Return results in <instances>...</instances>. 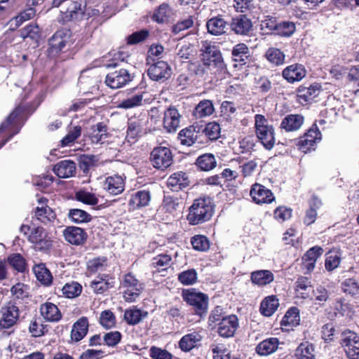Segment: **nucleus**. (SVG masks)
<instances>
[{
    "label": "nucleus",
    "instance_id": "obj_27",
    "mask_svg": "<svg viewBox=\"0 0 359 359\" xmlns=\"http://www.w3.org/2000/svg\"><path fill=\"white\" fill-rule=\"evenodd\" d=\"M108 128L103 122H99L90 128L88 137L93 144H102L108 137Z\"/></svg>",
    "mask_w": 359,
    "mask_h": 359
},
{
    "label": "nucleus",
    "instance_id": "obj_46",
    "mask_svg": "<svg viewBox=\"0 0 359 359\" xmlns=\"http://www.w3.org/2000/svg\"><path fill=\"white\" fill-rule=\"evenodd\" d=\"M342 292L352 297L359 296V282L355 278H346L341 283Z\"/></svg>",
    "mask_w": 359,
    "mask_h": 359
},
{
    "label": "nucleus",
    "instance_id": "obj_1",
    "mask_svg": "<svg viewBox=\"0 0 359 359\" xmlns=\"http://www.w3.org/2000/svg\"><path fill=\"white\" fill-rule=\"evenodd\" d=\"M35 109L36 107L32 103L21 102L7 116L0 126V149L19 133L24 116L32 114Z\"/></svg>",
    "mask_w": 359,
    "mask_h": 359
},
{
    "label": "nucleus",
    "instance_id": "obj_44",
    "mask_svg": "<svg viewBox=\"0 0 359 359\" xmlns=\"http://www.w3.org/2000/svg\"><path fill=\"white\" fill-rule=\"evenodd\" d=\"M296 356L297 359H316L315 346L308 341L300 344L296 350Z\"/></svg>",
    "mask_w": 359,
    "mask_h": 359
},
{
    "label": "nucleus",
    "instance_id": "obj_59",
    "mask_svg": "<svg viewBox=\"0 0 359 359\" xmlns=\"http://www.w3.org/2000/svg\"><path fill=\"white\" fill-rule=\"evenodd\" d=\"M75 198L78 201L90 205H97L99 201L95 194L84 190L77 191L75 194Z\"/></svg>",
    "mask_w": 359,
    "mask_h": 359
},
{
    "label": "nucleus",
    "instance_id": "obj_34",
    "mask_svg": "<svg viewBox=\"0 0 359 359\" xmlns=\"http://www.w3.org/2000/svg\"><path fill=\"white\" fill-rule=\"evenodd\" d=\"M274 279L273 273L269 270H259L251 273L252 283L263 286L271 283Z\"/></svg>",
    "mask_w": 359,
    "mask_h": 359
},
{
    "label": "nucleus",
    "instance_id": "obj_17",
    "mask_svg": "<svg viewBox=\"0 0 359 359\" xmlns=\"http://www.w3.org/2000/svg\"><path fill=\"white\" fill-rule=\"evenodd\" d=\"M89 329L88 319L86 316L79 318L74 324L70 333V339L72 342L81 341L88 334Z\"/></svg>",
    "mask_w": 359,
    "mask_h": 359
},
{
    "label": "nucleus",
    "instance_id": "obj_40",
    "mask_svg": "<svg viewBox=\"0 0 359 359\" xmlns=\"http://www.w3.org/2000/svg\"><path fill=\"white\" fill-rule=\"evenodd\" d=\"M147 315V312H142L140 309L133 306L130 309H126L124 312V320L130 325L138 324L142 318Z\"/></svg>",
    "mask_w": 359,
    "mask_h": 359
},
{
    "label": "nucleus",
    "instance_id": "obj_49",
    "mask_svg": "<svg viewBox=\"0 0 359 359\" xmlns=\"http://www.w3.org/2000/svg\"><path fill=\"white\" fill-rule=\"evenodd\" d=\"M62 294L67 298H75L79 297L82 292V286L77 282L72 281L66 283L62 289Z\"/></svg>",
    "mask_w": 359,
    "mask_h": 359
},
{
    "label": "nucleus",
    "instance_id": "obj_29",
    "mask_svg": "<svg viewBox=\"0 0 359 359\" xmlns=\"http://www.w3.org/2000/svg\"><path fill=\"white\" fill-rule=\"evenodd\" d=\"M299 311L297 307L290 308L283 318L280 325L283 330H290L299 324Z\"/></svg>",
    "mask_w": 359,
    "mask_h": 359
},
{
    "label": "nucleus",
    "instance_id": "obj_45",
    "mask_svg": "<svg viewBox=\"0 0 359 359\" xmlns=\"http://www.w3.org/2000/svg\"><path fill=\"white\" fill-rule=\"evenodd\" d=\"M200 338V335L196 332L186 334L180 339L179 346L183 351H189L196 346Z\"/></svg>",
    "mask_w": 359,
    "mask_h": 359
},
{
    "label": "nucleus",
    "instance_id": "obj_47",
    "mask_svg": "<svg viewBox=\"0 0 359 359\" xmlns=\"http://www.w3.org/2000/svg\"><path fill=\"white\" fill-rule=\"evenodd\" d=\"M68 217L72 222L76 224L88 223L93 219V217L89 213L79 208L70 209Z\"/></svg>",
    "mask_w": 359,
    "mask_h": 359
},
{
    "label": "nucleus",
    "instance_id": "obj_23",
    "mask_svg": "<svg viewBox=\"0 0 359 359\" xmlns=\"http://www.w3.org/2000/svg\"><path fill=\"white\" fill-rule=\"evenodd\" d=\"M282 75L289 83H294L301 81L306 76V70L302 65L293 64L285 68Z\"/></svg>",
    "mask_w": 359,
    "mask_h": 359
},
{
    "label": "nucleus",
    "instance_id": "obj_5",
    "mask_svg": "<svg viewBox=\"0 0 359 359\" xmlns=\"http://www.w3.org/2000/svg\"><path fill=\"white\" fill-rule=\"evenodd\" d=\"M201 57L203 65L209 69H213L222 65V53L217 46L208 41L201 43Z\"/></svg>",
    "mask_w": 359,
    "mask_h": 359
},
{
    "label": "nucleus",
    "instance_id": "obj_53",
    "mask_svg": "<svg viewBox=\"0 0 359 359\" xmlns=\"http://www.w3.org/2000/svg\"><path fill=\"white\" fill-rule=\"evenodd\" d=\"M149 31L146 29L134 32L127 36L126 43L128 45H136L141 42H144L149 38Z\"/></svg>",
    "mask_w": 359,
    "mask_h": 359
},
{
    "label": "nucleus",
    "instance_id": "obj_37",
    "mask_svg": "<svg viewBox=\"0 0 359 359\" xmlns=\"http://www.w3.org/2000/svg\"><path fill=\"white\" fill-rule=\"evenodd\" d=\"M279 306L278 298L275 295L266 297L261 303L260 311L265 316H271Z\"/></svg>",
    "mask_w": 359,
    "mask_h": 359
},
{
    "label": "nucleus",
    "instance_id": "obj_22",
    "mask_svg": "<svg viewBox=\"0 0 359 359\" xmlns=\"http://www.w3.org/2000/svg\"><path fill=\"white\" fill-rule=\"evenodd\" d=\"M76 163L72 160H62L53 167V172L60 178H68L76 174Z\"/></svg>",
    "mask_w": 359,
    "mask_h": 359
},
{
    "label": "nucleus",
    "instance_id": "obj_28",
    "mask_svg": "<svg viewBox=\"0 0 359 359\" xmlns=\"http://www.w3.org/2000/svg\"><path fill=\"white\" fill-rule=\"evenodd\" d=\"M280 344L279 340L276 337H270L259 343L255 351L259 355L266 356L274 353Z\"/></svg>",
    "mask_w": 359,
    "mask_h": 359
},
{
    "label": "nucleus",
    "instance_id": "obj_35",
    "mask_svg": "<svg viewBox=\"0 0 359 359\" xmlns=\"http://www.w3.org/2000/svg\"><path fill=\"white\" fill-rule=\"evenodd\" d=\"M177 203L170 197L165 198L161 205V213H164V215L161 216V220L168 223L174 218V213L176 210Z\"/></svg>",
    "mask_w": 359,
    "mask_h": 359
},
{
    "label": "nucleus",
    "instance_id": "obj_63",
    "mask_svg": "<svg viewBox=\"0 0 359 359\" xmlns=\"http://www.w3.org/2000/svg\"><path fill=\"white\" fill-rule=\"evenodd\" d=\"M45 327L36 317L32 318L29 325V332L33 337H39L45 334Z\"/></svg>",
    "mask_w": 359,
    "mask_h": 359
},
{
    "label": "nucleus",
    "instance_id": "obj_41",
    "mask_svg": "<svg viewBox=\"0 0 359 359\" xmlns=\"http://www.w3.org/2000/svg\"><path fill=\"white\" fill-rule=\"evenodd\" d=\"M173 163L171 150L165 147H158V170H164Z\"/></svg>",
    "mask_w": 359,
    "mask_h": 359
},
{
    "label": "nucleus",
    "instance_id": "obj_57",
    "mask_svg": "<svg viewBox=\"0 0 359 359\" xmlns=\"http://www.w3.org/2000/svg\"><path fill=\"white\" fill-rule=\"evenodd\" d=\"M266 59L276 65H282L285 60V54L278 48H269L265 55Z\"/></svg>",
    "mask_w": 359,
    "mask_h": 359
},
{
    "label": "nucleus",
    "instance_id": "obj_55",
    "mask_svg": "<svg viewBox=\"0 0 359 359\" xmlns=\"http://www.w3.org/2000/svg\"><path fill=\"white\" fill-rule=\"evenodd\" d=\"M193 248L197 251H207L210 248V242L208 238L203 235H196L191 239Z\"/></svg>",
    "mask_w": 359,
    "mask_h": 359
},
{
    "label": "nucleus",
    "instance_id": "obj_20",
    "mask_svg": "<svg viewBox=\"0 0 359 359\" xmlns=\"http://www.w3.org/2000/svg\"><path fill=\"white\" fill-rule=\"evenodd\" d=\"M39 310L41 316L47 322L57 323L62 318L57 306L52 302H46L41 304Z\"/></svg>",
    "mask_w": 359,
    "mask_h": 359
},
{
    "label": "nucleus",
    "instance_id": "obj_38",
    "mask_svg": "<svg viewBox=\"0 0 359 359\" xmlns=\"http://www.w3.org/2000/svg\"><path fill=\"white\" fill-rule=\"evenodd\" d=\"M150 201V194L148 191H138L133 194L129 201V205L133 208L146 206Z\"/></svg>",
    "mask_w": 359,
    "mask_h": 359
},
{
    "label": "nucleus",
    "instance_id": "obj_33",
    "mask_svg": "<svg viewBox=\"0 0 359 359\" xmlns=\"http://www.w3.org/2000/svg\"><path fill=\"white\" fill-rule=\"evenodd\" d=\"M214 111L212 101L203 100L195 107L193 115L196 118H201L212 115Z\"/></svg>",
    "mask_w": 359,
    "mask_h": 359
},
{
    "label": "nucleus",
    "instance_id": "obj_9",
    "mask_svg": "<svg viewBox=\"0 0 359 359\" xmlns=\"http://www.w3.org/2000/svg\"><path fill=\"white\" fill-rule=\"evenodd\" d=\"M0 330L9 329L19 320L20 309L15 303L9 301L0 309Z\"/></svg>",
    "mask_w": 359,
    "mask_h": 359
},
{
    "label": "nucleus",
    "instance_id": "obj_54",
    "mask_svg": "<svg viewBox=\"0 0 359 359\" xmlns=\"http://www.w3.org/2000/svg\"><path fill=\"white\" fill-rule=\"evenodd\" d=\"M142 94H137L123 100L118 104L117 107L124 109L134 108L140 106L142 104Z\"/></svg>",
    "mask_w": 359,
    "mask_h": 359
},
{
    "label": "nucleus",
    "instance_id": "obj_51",
    "mask_svg": "<svg viewBox=\"0 0 359 359\" xmlns=\"http://www.w3.org/2000/svg\"><path fill=\"white\" fill-rule=\"evenodd\" d=\"M20 36L24 39L29 38L37 42L40 38V28L37 25L30 23L20 31Z\"/></svg>",
    "mask_w": 359,
    "mask_h": 359
},
{
    "label": "nucleus",
    "instance_id": "obj_14",
    "mask_svg": "<svg viewBox=\"0 0 359 359\" xmlns=\"http://www.w3.org/2000/svg\"><path fill=\"white\" fill-rule=\"evenodd\" d=\"M126 180L124 175L114 174L105 178L102 187L109 194L116 196L125 190Z\"/></svg>",
    "mask_w": 359,
    "mask_h": 359
},
{
    "label": "nucleus",
    "instance_id": "obj_32",
    "mask_svg": "<svg viewBox=\"0 0 359 359\" xmlns=\"http://www.w3.org/2000/svg\"><path fill=\"white\" fill-rule=\"evenodd\" d=\"M33 271L36 279L43 285L49 286L53 283V276L44 263L36 264Z\"/></svg>",
    "mask_w": 359,
    "mask_h": 359
},
{
    "label": "nucleus",
    "instance_id": "obj_3",
    "mask_svg": "<svg viewBox=\"0 0 359 359\" xmlns=\"http://www.w3.org/2000/svg\"><path fill=\"white\" fill-rule=\"evenodd\" d=\"M70 29L62 28L56 31L48 41L46 55L50 59H57L70 41Z\"/></svg>",
    "mask_w": 359,
    "mask_h": 359
},
{
    "label": "nucleus",
    "instance_id": "obj_18",
    "mask_svg": "<svg viewBox=\"0 0 359 359\" xmlns=\"http://www.w3.org/2000/svg\"><path fill=\"white\" fill-rule=\"evenodd\" d=\"M33 212V220H36L44 225L53 224L57 217L55 212L48 205L37 206Z\"/></svg>",
    "mask_w": 359,
    "mask_h": 359
},
{
    "label": "nucleus",
    "instance_id": "obj_58",
    "mask_svg": "<svg viewBox=\"0 0 359 359\" xmlns=\"http://www.w3.org/2000/svg\"><path fill=\"white\" fill-rule=\"evenodd\" d=\"M178 280L184 285H194L197 281V273L195 269H188L178 274Z\"/></svg>",
    "mask_w": 359,
    "mask_h": 359
},
{
    "label": "nucleus",
    "instance_id": "obj_2",
    "mask_svg": "<svg viewBox=\"0 0 359 359\" xmlns=\"http://www.w3.org/2000/svg\"><path fill=\"white\" fill-rule=\"evenodd\" d=\"M213 206L210 198H199L194 200L189 208L187 219L191 225L204 223L212 217Z\"/></svg>",
    "mask_w": 359,
    "mask_h": 359
},
{
    "label": "nucleus",
    "instance_id": "obj_50",
    "mask_svg": "<svg viewBox=\"0 0 359 359\" xmlns=\"http://www.w3.org/2000/svg\"><path fill=\"white\" fill-rule=\"evenodd\" d=\"M90 287L95 294H104L109 288L114 287V282H109L108 279L100 278L90 283Z\"/></svg>",
    "mask_w": 359,
    "mask_h": 359
},
{
    "label": "nucleus",
    "instance_id": "obj_10",
    "mask_svg": "<svg viewBox=\"0 0 359 359\" xmlns=\"http://www.w3.org/2000/svg\"><path fill=\"white\" fill-rule=\"evenodd\" d=\"M340 344L348 358H359V336L356 333L350 330L342 332Z\"/></svg>",
    "mask_w": 359,
    "mask_h": 359
},
{
    "label": "nucleus",
    "instance_id": "obj_21",
    "mask_svg": "<svg viewBox=\"0 0 359 359\" xmlns=\"http://www.w3.org/2000/svg\"><path fill=\"white\" fill-rule=\"evenodd\" d=\"M200 130L199 123H195L180 130L178 134L180 143L188 147L193 145L201 133Z\"/></svg>",
    "mask_w": 359,
    "mask_h": 359
},
{
    "label": "nucleus",
    "instance_id": "obj_16",
    "mask_svg": "<svg viewBox=\"0 0 359 359\" xmlns=\"http://www.w3.org/2000/svg\"><path fill=\"white\" fill-rule=\"evenodd\" d=\"M65 240L74 245H83L87 240L88 235L85 230L78 226H67L63 231Z\"/></svg>",
    "mask_w": 359,
    "mask_h": 359
},
{
    "label": "nucleus",
    "instance_id": "obj_4",
    "mask_svg": "<svg viewBox=\"0 0 359 359\" xmlns=\"http://www.w3.org/2000/svg\"><path fill=\"white\" fill-rule=\"evenodd\" d=\"M256 135L265 149L271 150L275 144V130L267 119L262 114L255 117Z\"/></svg>",
    "mask_w": 359,
    "mask_h": 359
},
{
    "label": "nucleus",
    "instance_id": "obj_39",
    "mask_svg": "<svg viewBox=\"0 0 359 359\" xmlns=\"http://www.w3.org/2000/svg\"><path fill=\"white\" fill-rule=\"evenodd\" d=\"M196 164L200 170L210 171L217 166V161L213 154L207 153L199 156Z\"/></svg>",
    "mask_w": 359,
    "mask_h": 359
},
{
    "label": "nucleus",
    "instance_id": "obj_48",
    "mask_svg": "<svg viewBox=\"0 0 359 359\" xmlns=\"http://www.w3.org/2000/svg\"><path fill=\"white\" fill-rule=\"evenodd\" d=\"M8 263L17 271L25 272L27 269L25 259L20 253H13L8 257Z\"/></svg>",
    "mask_w": 359,
    "mask_h": 359
},
{
    "label": "nucleus",
    "instance_id": "obj_7",
    "mask_svg": "<svg viewBox=\"0 0 359 359\" xmlns=\"http://www.w3.org/2000/svg\"><path fill=\"white\" fill-rule=\"evenodd\" d=\"M121 287L123 298L128 302H135L143 290L142 284L130 272L123 276Z\"/></svg>",
    "mask_w": 359,
    "mask_h": 359
},
{
    "label": "nucleus",
    "instance_id": "obj_31",
    "mask_svg": "<svg viewBox=\"0 0 359 359\" xmlns=\"http://www.w3.org/2000/svg\"><path fill=\"white\" fill-rule=\"evenodd\" d=\"M321 91V86L315 83L309 87L299 86L297 90L298 97L305 102H310L316 97Z\"/></svg>",
    "mask_w": 359,
    "mask_h": 359
},
{
    "label": "nucleus",
    "instance_id": "obj_15",
    "mask_svg": "<svg viewBox=\"0 0 359 359\" xmlns=\"http://www.w3.org/2000/svg\"><path fill=\"white\" fill-rule=\"evenodd\" d=\"M250 194L257 204L269 203L275 199L271 191L259 184L252 186Z\"/></svg>",
    "mask_w": 359,
    "mask_h": 359
},
{
    "label": "nucleus",
    "instance_id": "obj_43",
    "mask_svg": "<svg viewBox=\"0 0 359 359\" xmlns=\"http://www.w3.org/2000/svg\"><path fill=\"white\" fill-rule=\"evenodd\" d=\"M200 133H204L205 136L210 140H215L220 136L221 128L217 122H210L205 126L199 124Z\"/></svg>",
    "mask_w": 359,
    "mask_h": 359
},
{
    "label": "nucleus",
    "instance_id": "obj_64",
    "mask_svg": "<svg viewBox=\"0 0 359 359\" xmlns=\"http://www.w3.org/2000/svg\"><path fill=\"white\" fill-rule=\"evenodd\" d=\"M296 27L294 23L288 21L278 23L276 34L283 36H290L294 32Z\"/></svg>",
    "mask_w": 359,
    "mask_h": 359
},
{
    "label": "nucleus",
    "instance_id": "obj_19",
    "mask_svg": "<svg viewBox=\"0 0 359 359\" xmlns=\"http://www.w3.org/2000/svg\"><path fill=\"white\" fill-rule=\"evenodd\" d=\"M230 27L236 34L247 35L252 30V23L245 15H240L232 18Z\"/></svg>",
    "mask_w": 359,
    "mask_h": 359
},
{
    "label": "nucleus",
    "instance_id": "obj_56",
    "mask_svg": "<svg viewBox=\"0 0 359 359\" xmlns=\"http://www.w3.org/2000/svg\"><path fill=\"white\" fill-rule=\"evenodd\" d=\"M175 13L167 3H163L158 6V22H168L172 20Z\"/></svg>",
    "mask_w": 359,
    "mask_h": 359
},
{
    "label": "nucleus",
    "instance_id": "obj_25",
    "mask_svg": "<svg viewBox=\"0 0 359 359\" xmlns=\"http://www.w3.org/2000/svg\"><path fill=\"white\" fill-rule=\"evenodd\" d=\"M180 115L175 108H169L164 113L163 128L168 133L175 132L180 126Z\"/></svg>",
    "mask_w": 359,
    "mask_h": 359
},
{
    "label": "nucleus",
    "instance_id": "obj_61",
    "mask_svg": "<svg viewBox=\"0 0 359 359\" xmlns=\"http://www.w3.org/2000/svg\"><path fill=\"white\" fill-rule=\"evenodd\" d=\"M81 134V127L80 126H74L68 133L62 139L61 145L66 147L70 145L78 139Z\"/></svg>",
    "mask_w": 359,
    "mask_h": 359
},
{
    "label": "nucleus",
    "instance_id": "obj_36",
    "mask_svg": "<svg viewBox=\"0 0 359 359\" xmlns=\"http://www.w3.org/2000/svg\"><path fill=\"white\" fill-rule=\"evenodd\" d=\"M250 56V50L245 43L236 44L232 50V57L233 61L239 62L240 65H245Z\"/></svg>",
    "mask_w": 359,
    "mask_h": 359
},
{
    "label": "nucleus",
    "instance_id": "obj_6",
    "mask_svg": "<svg viewBox=\"0 0 359 359\" xmlns=\"http://www.w3.org/2000/svg\"><path fill=\"white\" fill-rule=\"evenodd\" d=\"M182 296L184 301L194 308L197 315L202 316L207 312L208 297L206 294L194 288H190L183 290Z\"/></svg>",
    "mask_w": 359,
    "mask_h": 359
},
{
    "label": "nucleus",
    "instance_id": "obj_42",
    "mask_svg": "<svg viewBox=\"0 0 359 359\" xmlns=\"http://www.w3.org/2000/svg\"><path fill=\"white\" fill-rule=\"evenodd\" d=\"M209 33L213 35H220L225 32L226 27V21L218 17L210 19L206 24Z\"/></svg>",
    "mask_w": 359,
    "mask_h": 359
},
{
    "label": "nucleus",
    "instance_id": "obj_52",
    "mask_svg": "<svg viewBox=\"0 0 359 359\" xmlns=\"http://www.w3.org/2000/svg\"><path fill=\"white\" fill-rule=\"evenodd\" d=\"M99 323L104 328L111 329L116 325V316L111 310H104L100 313Z\"/></svg>",
    "mask_w": 359,
    "mask_h": 359
},
{
    "label": "nucleus",
    "instance_id": "obj_24",
    "mask_svg": "<svg viewBox=\"0 0 359 359\" xmlns=\"http://www.w3.org/2000/svg\"><path fill=\"white\" fill-rule=\"evenodd\" d=\"M146 65L148 66L147 74L149 78L154 81H157V44L153 43L147 53L146 58Z\"/></svg>",
    "mask_w": 359,
    "mask_h": 359
},
{
    "label": "nucleus",
    "instance_id": "obj_12",
    "mask_svg": "<svg viewBox=\"0 0 359 359\" xmlns=\"http://www.w3.org/2000/svg\"><path fill=\"white\" fill-rule=\"evenodd\" d=\"M320 140L321 133L317 126L314 124L304 136L301 137L298 140L296 144L299 150L306 153L315 146L318 141H320Z\"/></svg>",
    "mask_w": 359,
    "mask_h": 359
},
{
    "label": "nucleus",
    "instance_id": "obj_8",
    "mask_svg": "<svg viewBox=\"0 0 359 359\" xmlns=\"http://www.w3.org/2000/svg\"><path fill=\"white\" fill-rule=\"evenodd\" d=\"M86 0H76L73 1L67 10L64 13L63 20L66 22L76 20L81 21L88 19L91 15L98 13V10L92 9V13L86 12Z\"/></svg>",
    "mask_w": 359,
    "mask_h": 359
},
{
    "label": "nucleus",
    "instance_id": "obj_30",
    "mask_svg": "<svg viewBox=\"0 0 359 359\" xmlns=\"http://www.w3.org/2000/svg\"><path fill=\"white\" fill-rule=\"evenodd\" d=\"M189 180L186 172H177L172 174L168 180V186L173 191H178L189 185Z\"/></svg>",
    "mask_w": 359,
    "mask_h": 359
},
{
    "label": "nucleus",
    "instance_id": "obj_26",
    "mask_svg": "<svg viewBox=\"0 0 359 359\" xmlns=\"http://www.w3.org/2000/svg\"><path fill=\"white\" fill-rule=\"evenodd\" d=\"M304 121V118L300 114L287 115L281 121L280 128L286 132L298 130Z\"/></svg>",
    "mask_w": 359,
    "mask_h": 359
},
{
    "label": "nucleus",
    "instance_id": "obj_62",
    "mask_svg": "<svg viewBox=\"0 0 359 359\" xmlns=\"http://www.w3.org/2000/svg\"><path fill=\"white\" fill-rule=\"evenodd\" d=\"M213 359H229L230 353L222 344H213L210 346Z\"/></svg>",
    "mask_w": 359,
    "mask_h": 359
},
{
    "label": "nucleus",
    "instance_id": "obj_60",
    "mask_svg": "<svg viewBox=\"0 0 359 359\" xmlns=\"http://www.w3.org/2000/svg\"><path fill=\"white\" fill-rule=\"evenodd\" d=\"M341 262V256L339 252H330L327 255L325 266L327 271H332L337 269Z\"/></svg>",
    "mask_w": 359,
    "mask_h": 359
},
{
    "label": "nucleus",
    "instance_id": "obj_11",
    "mask_svg": "<svg viewBox=\"0 0 359 359\" xmlns=\"http://www.w3.org/2000/svg\"><path fill=\"white\" fill-rule=\"evenodd\" d=\"M133 79V76L126 69H120L109 72L105 78V83L112 89H117L128 84Z\"/></svg>",
    "mask_w": 359,
    "mask_h": 359
},
{
    "label": "nucleus",
    "instance_id": "obj_13",
    "mask_svg": "<svg viewBox=\"0 0 359 359\" xmlns=\"http://www.w3.org/2000/svg\"><path fill=\"white\" fill-rule=\"evenodd\" d=\"M217 326L219 336L223 338L232 337L239 327L238 318L236 315L227 316Z\"/></svg>",
    "mask_w": 359,
    "mask_h": 359
}]
</instances>
